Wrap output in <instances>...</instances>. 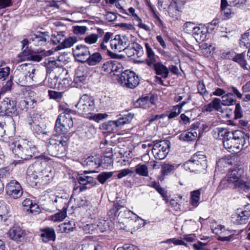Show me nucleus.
I'll return each instance as SVG.
<instances>
[{"label": "nucleus", "instance_id": "obj_29", "mask_svg": "<svg viewBox=\"0 0 250 250\" xmlns=\"http://www.w3.org/2000/svg\"><path fill=\"white\" fill-rule=\"evenodd\" d=\"M206 28L202 26H196L192 33L193 37L197 42H201L205 40L207 36Z\"/></svg>", "mask_w": 250, "mask_h": 250}, {"label": "nucleus", "instance_id": "obj_15", "mask_svg": "<svg viewBox=\"0 0 250 250\" xmlns=\"http://www.w3.org/2000/svg\"><path fill=\"white\" fill-rule=\"evenodd\" d=\"M129 42L126 36L117 35L113 39L111 38L109 44L111 48L114 51L121 52L127 47Z\"/></svg>", "mask_w": 250, "mask_h": 250}, {"label": "nucleus", "instance_id": "obj_37", "mask_svg": "<svg viewBox=\"0 0 250 250\" xmlns=\"http://www.w3.org/2000/svg\"><path fill=\"white\" fill-rule=\"evenodd\" d=\"M48 78L44 81V84L50 88L58 89V81L56 78L52 77L49 74H47Z\"/></svg>", "mask_w": 250, "mask_h": 250}, {"label": "nucleus", "instance_id": "obj_55", "mask_svg": "<svg viewBox=\"0 0 250 250\" xmlns=\"http://www.w3.org/2000/svg\"><path fill=\"white\" fill-rule=\"evenodd\" d=\"M153 186L156 189V190L162 196L164 200L166 202H167L168 197L165 190L156 183H154Z\"/></svg>", "mask_w": 250, "mask_h": 250}, {"label": "nucleus", "instance_id": "obj_42", "mask_svg": "<svg viewBox=\"0 0 250 250\" xmlns=\"http://www.w3.org/2000/svg\"><path fill=\"white\" fill-rule=\"evenodd\" d=\"M77 205L80 207H85L86 209H90L91 208H92V206L90 202L86 200V197H81L80 198H78L76 200Z\"/></svg>", "mask_w": 250, "mask_h": 250}, {"label": "nucleus", "instance_id": "obj_57", "mask_svg": "<svg viewBox=\"0 0 250 250\" xmlns=\"http://www.w3.org/2000/svg\"><path fill=\"white\" fill-rule=\"evenodd\" d=\"M113 67V62H107L104 63L102 67V69L103 71L107 73H112V69Z\"/></svg>", "mask_w": 250, "mask_h": 250}, {"label": "nucleus", "instance_id": "obj_2", "mask_svg": "<svg viewBox=\"0 0 250 250\" xmlns=\"http://www.w3.org/2000/svg\"><path fill=\"white\" fill-rule=\"evenodd\" d=\"M10 148L16 157L23 160L31 158L37 151L36 145L33 142L23 139L13 142Z\"/></svg>", "mask_w": 250, "mask_h": 250}, {"label": "nucleus", "instance_id": "obj_43", "mask_svg": "<svg viewBox=\"0 0 250 250\" xmlns=\"http://www.w3.org/2000/svg\"><path fill=\"white\" fill-rule=\"evenodd\" d=\"M187 103V102H183L180 103L179 104L174 106L169 114L168 117L169 119H171L174 118L177 116L181 113L182 107Z\"/></svg>", "mask_w": 250, "mask_h": 250}, {"label": "nucleus", "instance_id": "obj_9", "mask_svg": "<svg viewBox=\"0 0 250 250\" xmlns=\"http://www.w3.org/2000/svg\"><path fill=\"white\" fill-rule=\"evenodd\" d=\"M146 53L148 59L146 60V63L151 66L153 65L154 68L157 75H162L164 78H167L168 75V70L167 68L161 63L157 62L154 64V53L149 45L146 43L145 44Z\"/></svg>", "mask_w": 250, "mask_h": 250}, {"label": "nucleus", "instance_id": "obj_6", "mask_svg": "<svg viewBox=\"0 0 250 250\" xmlns=\"http://www.w3.org/2000/svg\"><path fill=\"white\" fill-rule=\"evenodd\" d=\"M243 170L241 168H234L226 176L227 180L229 184L233 185L234 188L247 191L250 188L249 184L242 179Z\"/></svg>", "mask_w": 250, "mask_h": 250}, {"label": "nucleus", "instance_id": "obj_61", "mask_svg": "<svg viewBox=\"0 0 250 250\" xmlns=\"http://www.w3.org/2000/svg\"><path fill=\"white\" fill-rule=\"evenodd\" d=\"M198 92L202 95H206L208 94L207 91L205 87V85L203 82L199 81L197 85Z\"/></svg>", "mask_w": 250, "mask_h": 250}, {"label": "nucleus", "instance_id": "obj_30", "mask_svg": "<svg viewBox=\"0 0 250 250\" xmlns=\"http://www.w3.org/2000/svg\"><path fill=\"white\" fill-rule=\"evenodd\" d=\"M83 165L84 166H87L90 169H92L90 170L91 172H94L95 169L98 168L100 166V160L94 157L93 156L89 157L83 161Z\"/></svg>", "mask_w": 250, "mask_h": 250}, {"label": "nucleus", "instance_id": "obj_46", "mask_svg": "<svg viewBox=\"0 0 250 250\" xmlns=\"http://www.w3.org/2000/svg\"><path fill=\"white\" fill-rule=\"evenodd\" d=\"M139 48V44L136 42H133L131 44V46L128 47H126L125 49H124V51L125 52L126 54L127 55L128 57H130L132 60V57L134 56L133 51H134V48Z\"/></svg>", "mask_w": 250, "mask_h": 250}, {"label": "nucleus", "instance_id": "obj_36", "mask_svg": "<svg viewBox=\"0 0 250 250\" xmlns=\"http://www.w3.org/2000/svg\"><path fill=\"white\" fill-rule=\"evenodd\" d=\"M77 39L75 37H70L68 38H64L63 42L58 46L60 49L70 47L76 42Z\"/></svg>", "mask_w": 250, "mask_h": 250}, {"label": "nucleus", "instance_id": "obj_31", "mask_svg": "<svg viewBox=\"0 0 250 250\" xmlns=\"http://www.w3.org/2000/svg\"><path fill=\"white\" fill-rule=\"evenodd\" d=\"M157 100V96L152 94L142 98V108L145 109L150 108L151 105L155 104Z\"/></svg>", "mask_w": 250, "mask_h": 250}, {"label": "nucleus", "instance_id": "obj_32", "mask_svg": "<svg viewBox=\"0 0 250 250\" xmlns=\"http://www.w3.org/2000/svg\"><path fill=\"white\" fill-rule=\"evenodd\" d=\"M245 54L244 53L237 54L235 55L232 60L237 63L241 67L245 70H249L248 63L245 59Z\"/></svg>", "mask_w": 250, "mask_h": 250}, {"label": "nucleus", "instance_id": "obj_7", "mask_svg": "<svg viewBox=\"0 0 250 250\" xmlns=\"http://www.w3.org/2000/svg\"><path fill=\"white\" fill-rule=\"evenodd\" d=\"M184 166L186 170L191 171L204 170L207 167L206 157L201 152H198L194 154L190 160L186 162Z\"/></svg>", "mask_w": 250, "mask_h": 250}, {"label": "nucleus", "instance_id": "obj_60", "mask_svg": "<svg viewBox=\"0 0 250 250\" xmlns=\"http://www.w3.org/2000/svg\"><path fill=\"white\" fill-rule=\"evenodd\" d=\"M234 114L235 119H239L243 116L242 109L241 105L239 103L236 104Z\"/></svg>", "mask_w": 250, "mask_h": 250}, {"label": "nucleus", "instance_id": "obj_24", "mask_svg": "<svg viewBox=\"0 0 250 250\" xmlns=\"http://www.w3.org/2000/svg\"><path fill=\"white\" fill-rule=\"evenodd\" d=\"M55 202L56 203H62L64 205L61 211L51 216V219L54 222L62 221L66 217V211L68 207L67 205V200L58 197L55 199Z\"/></svg>", "mask_w": 250, "mask_h": 250}, {"label": "nucleus", "instance_id": "obj_17", "mask_svg": "<svg viewBox=\"0 0 250 250\" xmlns=\"http://www.w3.org/2000/svg\"><path fill=\"white\" fill-rule=\"evenodd\" d=\"M7 236L10 240L21 242L24 238L25 232L19 226L15 225L9 229Z\"/></svg>", "mask_w": 250, "mask_h": 250}, {"label": "nucleus", "instance_id": "obj_39", "mask_svg": "<svg viewBox=\"0 0 250 250\" xmlns=\"http://www.w3.org/2000/svg\"><path fill=\"white\" fill-rule=\"evenodd\" d=\"M58 89L64 90L70 85V79L68 75L59 79Z\"/></svg>", "mask_w": 250, "mask_h": 250}, {"label": "nucleus", "instance_id": "obj_5", "mask_svg": "<svg viewBox=\"0 0 250 250\" xmlns=\"http://www.w3.org/2000/svg\"><path fill=\"white\" fill-rule=\"evenodd\" d=\"M69 138L67 136H55L50 138L48 145L49 153L54 157H59L65 153Z\"/></svg>", "mask_w": 250, "mask_h": 250}, {"label": "nucleus", "instance_id": "obj_23", "mask_svg": "<svg viewBox=\"0 0 250 250\" xmlns=\"http://www.w3.org/2000/svg\"><path fill=\"white\" fill-rule=\"evenodd\" d=\"M73 49L74 55L77 58L78 61L82 62H86L90 55V51L87 47L80 45L77 46Z\"/></svg>", "mask_w": 250, "mask_h": 250}, {"label": "nucleus", "instance_id": "obj_13", "mask_svg": "<svg viewBox=\"0 0 250 250\" xmlns=\"http://www.w3.org/2000/svg\"><path fill=\"white\" fill-rule=\"evenodd\" d=\"M47 74H49L52 77H55L58 80L68 75V71L60 67L56 61L53 58H49L45 62Z\"/></svg>", "mask_w": 250, "mask_h": 250}, {"label": "nucleus", "instance_id": "obj_11", "mask_svg": "<svg viewBox=\"0 0 250 250\" xmlns=\"http://www.w3.org/2000/svg\"><path fill=\"white\" fill-rule=\"evenodd\" d=\"M75 106L78 112L83 115L90 114L95 108L94 99L87 94L83 95L80 98Z\"/></svg>", "mask_w": 250, "mask_h": 250}, {"label": "nucleus", "instance_id": "obj_45", "mask_svg": "<svg viewBox=\"0 0 250 250\" xmlns=\"http://www.w3.org/2000/svg\"><path fill=\"white\" fill-rule=\"evenodd\" d=\"M113 172H102L98 176L97 179L101 184H103L113 175Z\"/></svg>", "mask_w": 250, "mask_h": 250}, {"label": "nucleus", "instance_id": "obj_54", "mask_svg": "<svg viewBox=\"0 0 250 250\" xmlns=\"http://www.w3.org/2000/svg\"><path fill=\"white\" fill-rule=\"evenodd\" d=\"M128 13H126L127 14L131 16L134 20L138 21V26L141 27V21L139 16L135 12V9L133 7H130L128 9Z\"/></svg>", "mask_w": 250, "mask_h": 250}, {"label": "nucleus", "instance_id": "obj_34", "mask_svg": "<svg viewBox=\"0 0 250 250\" xmlns=\"http://www.w3.org/2000/svg\"><path fill=\"white\" fill-rule=\"evenodd\" d=\"M221 104L225 106H230L233 105L236 103V100L233 98V93H225L222 97Z\"/></svg>", "mask_w": 250, "mask_h": 250}, {"label": "nucleus", "instance_id": "obj_25", "mask_svg": "<svg viewBox=\"0 0 250 250\" xmlns=\"http://www.w3.org/2000/svg\"><path fill=\"white\" fill-rule=\"evenodd\" d=\"M49 37L42 33H40L38 34H34L31 36L29 39L30 42L35 46H43L46 44Z\"/></svg>", "mask_w": 250, "mask_h": 250}, {"label": "nucleus", "instance_id": "obj_35", "mask_svg": "<svg viewBox=\"0 0 250 250\" xmlns=\"http://www.w3.org/2000/svg\"><path fill=\"white\" fill-rule=\"evenodd\" d=\"M201 192L200 190H196L191 192L190 204L195 208L199 205Z\"/></svg>", "mask_w": 250, "mask_h": 250}, {"label": "nucleus", "instance_id": "obj_8", "mask_svg": "<svg viewBox=\"0 0 250 250\" xmlns=\"http://www.w3.org/2000/svg\"><path fill=\"white\" fill-rule=\"evenodd\" d=\"M133 114L128 113L124 115L123 117L119 118L115 121H109L103 123L101 128L106 131L108 133H112L118 127H122L124 125L130 123L133 118Z\"/></svg>", "mask_w": 250, "mask_h": 250}, {"label": "nucleus", "instance_id": "obj_47", "mask_svg": "<svg viewBox=\"0 0 250 250\" xmlns=\"http://www.w3.org/2000/svg\"><path fill=\"white\" fill-rule=\"evenodd\" d=\"M99 36L96 34H91L84 38V42L89 44L95 43L98 40Z\"/></svg>", "mask_w": 250, "mask_h": 250}, {"label": "nucleus", "instance_id": "obj_49", "mask_svg": "<svg viewBox=\"0 0 250 250\" xmlns=\"http://www.w3.org/2000/svg\"><path fill=\"white\" fill-rule=\"evenodd\" d=\"M108 223L105 220H100L96 223V229L101 232H104L108 227Z\"/></svg>", "mask_w": 250, "mask_h": 250}, {"label": "nucleus", "instance_id": "obj_41", "mask_svg": "<svg viewBox=\"0 0 250 250\" xmlns=\"http://www.w3.org/2000/svg\"><path fill=\"white\" fill-rule=\"evenodd\" d=\"M112 34L109 32H106L104 37L103 38V40L102 42L100 44V48L104 51L107 50L109 52V50L108 49L107 46L108 45V42H110L111 36H112Z\"/></svg>", "mask_w": 250, "mask_h": 250}, {"label": "nucleus", "instance_id": "obj_62", "mask_svg": "<svg viewBox=\"0 0 250 250\" xmlns=\"http://www.w3.org/2000/svg\"><path fill=\"white\" fill-rule=\"evenodd\" d=\"M140 45H139V48H134V51H133L134 56L132 57V60L135 62L138 63L141 62V59L140 58Z\"/></svg>", "mask_w": 250, "mask_h": 250}, {"label": "nucleus", "instance_id": "obj_59", "mask_svg": "<svg viewBox=\"0 0 250 250\" xmlns=\"http://www.w3.org/2000/svg\"><path fill=\"white\" fill-rule=\"evenodd\" d=\"M112 103L111 99L108 96H104L100 99V103L102 104L103 107H107L109 106Z\"/></svg>", "mask_w": 250, "mask_h": 250}, {"label": "nucleus", "instance_id": "obj_53", "mask_svg": "<svg viewBox=\"0 0 250 250\" xmlns=\"http://www.w3.org/2000/svg\"><path fill=\"white\" fill-rule=\"evenodd\" d=\"M88 28L85 26H76L73 27L74 33L77 35H84Z\"/></svg>", "mask_w": 250, "mask_h": 250}, {"label": "nucleus", "instance_id": "obj_12", "mask_svg": "<svg viewBox=\"0 0 250 250\" xmlns=\"http://www.w3.org/2000/svg\"><path fill=\"white\" fill-rule=\"evenodd\" d=\"M204 125L199 122L193 124L190 129L181 134L179 138L184 141H193L196 140L203 132Z\"/></svg>", "mask_w": 250, "mask_h": 250}, {"label": "nucleus", "instance_id": "obj_26", "mask_svg": "<svg viewBox=\"0 0 250 250\" xmlns=\"http://www.w3.org/2000/svg\"><path fill=\"white\" fill-rule=\"evenodd\" d=\"M87 77V71L83 66L78 67L75 71V75L74 82L77 86H81V83H83L85 81Z\"/></svg>", "mask_w": 250, "mask_h": 250}, {"label": "nucleus", "instance_id": "obj_1", "mask_svg": "<svg viewBox=\"0 0 250 250\" xmlns=\"http://www.w3.org/2000/svg\"><path fill=\"white\" fill-rule=\"evenodd\" d=\"M215 138L222 139L224 147L231 153H237L245 143V133L239 130L229 131L228 128L218 127L213 131Z\"/></svg>", "mask_w": 250, "mask_h": 250}, {"label": "nucleus", "instance_id": "obj_52", "mask_svg": "<svg viewBox=\"0 0 250 250\" xmlns=\"http://www.w3.org/2000/svg\"><path fill=\"white\" fill-rule=\"evenodd\" d=\"M196 27V26L194 23L191 22H187L184 25V29L186 33L192 34Z\"/></svg>", "mask_w": 250, "mask_h": 250}, {"label": "nucleus", "instance_id": "obj_14", "mask_svg": "<svg viewBox=\"0 0 250 250\" xmlns=\"http://www.w3.org/2000/svg\"><path fill=\"white\" fill-rule=\"evenodd\" d=\"M170 142L168 140H163L155 143L151 149L155 159H164L168 153Z\"/></svg>", "mask_w": 250, "mask_h": 250}, {"label": "nucleus", "instance_id": "obj_48", "mask_svg": "<svg viewBox=\"0 0 250 250\" xmlns=\"http://www.w3.org/2000/svg\"><path fill=\"white\" fill-rule=\"evenodd\" d=\"M174 170V165L168 164H164L162 166V173L163 175H167L173 172Z\"/></svg>", "mask_w": 250, "mask_h": 250}, {"label": "nucleus", "instance_id": "obj_28", "mask_svg": "<svg viewBox=\"0 0 250 250\" xmlns=\"http://www.w3.org/2000/svg\"><path fill=\"white\" fill-rule=\"evenodd\" d=\"M42 240L44 242H48L50 241H54L56 239V235L54 229L52 228H46L41 230L40 235Z\"/></svg>", "mask_w": 250, "mask_h": 250}, {"label": "nucleus", "instance_id": "obj_38", "mask_svg": "<svg viewBox=\"0 0 250 250\" xmlns=\"http://www.w3.org/2000/svg\"><path fill=\"white\" fill-rule=\"evenodd\" d=\"M55 129L57 133L59 134H63L68 132L70 129L64 124H62L61 121H59V119L57 118L56 121Z\"/></svg>", "mask_w": 250, "mask_h": 250}, {"label": "nucleus", "instance_id": "obj_63", "mask_svg": "<svg viewBox=\"0 0 250 250\" xmlns=\"http://www.w3.org/2000/svg\"><path fill=\"white\" fill-rule=\"evenodd\" d=\"M207 244L199 241L193 245V247L196 250H206Z\"/></svg>", "mask_w": 250, "mask_h": 250}, {"label": "nucleus", "instance_id": "obj_58", "mask_svg": "<svg viewBox=\"0 0 250 250\" xmlns=\"http://www.w3.org/2000/svg\"><path fill=\"white\" fill-rule=\"evenodd\" d=\"M108 115L106 113H98L95 114L90 117L91 119L97 122L105 119L107 117Z\"/></svg>", "mask_w": 250, "mask_h": 250}, {"label": "nucleus", "instance_id": "obj_21", "mask_svg": "<svg viewBox=\"0 0 250 250\" xmlns=\"http://www.w3.org/2000/svg\"><path fill=\"white\" fill-rule=\"evenodd\" d=\"M136 174L139 176L141 175V164H138L134 169L133 168L130 169L125 168L119 171L117 175V177L118 179H122L126 176L129 175L132 177L133 182L136 183V179L139 180V179L136 177Z\"/></svg>", "mask_w": 250, "mask_h": 250}, {"label": "nucleus", "instance_id": "obj_51", "mask_svg": "<svg viewBox=\"0 0 250 250\" xmlns=\"http://www.w3.org/2000/svg\"><path fill=\"white\" fill-rule=\"evenodd\" d=\"M212 105L214 110L219 111L223 112V109L221 106V101L219 98H214L212 102H211Z\"/></svg>", "mask_w": 250, "mask_h": 250}, {"label": "nucleus", "instance_id": "obj_27", "mask_svg": "<svg viewBox=\"0 0 250 250\" xmlns=\"http://www.w3.org/2000/svg\"><path fill=\"white\" fill-rule=\"evenodd\" d=\"M89 173H91V171L85 170L83 173L78 174L76 179L80 185H87L90 184L93 185L95 184V181L92 177L86 175V174Z\"/></svg>", "mask_w": 250, "mask_h": 250}, {"label": "nucleus", "instance_id": "obj_44", "mask_svg": "<svg viewBox=\"0 0 250 250\" xmlns=\"http://www.w3.org/2000/svg\"><path fill=\"white\" fill-rule=\"evenodd\" d=\"M64 38V34L62 32H56L51 37V40L54 44L60 43L61 41L63 42Z\"/></svg>", "mask_w": 250, "mask_h": 250}, {"label": "nucleus", "instance_id": "obj_4", "mask_svg": "<svg viewBox=\"0 0 250 250\" xmlns=\"http://www.w3.org/2000/svg\"><path fill=\"white\" fill-rule=\"evenodd\" d=\"M53 177L54 172L52 168L48 166L40 172L38 175L35 173L31 175L28 174L27 178L32 187H40L48 185Z\"/></svg>", "mask_w": 250, "mask_h": 250}, {"label": "nucleus", "instance_id": "obj_18", "mask_svg": "<svg viewBox=\"0 0 250 250\" xmlns=\"http://www.w3.org/2000/svg\"><path fill=\"white\" fill-rule=\"evenodd\" d=\"M0 111L6 114L18 115L16 103L9 98H5L0 104Z\"/></svg>", "mask_w": 250, "mask_h": 250}, {"label": "nucleus", "instance_id": "obj_33", "mask_svg": "<svg viewBox=\"0 0 250 250\" xmlns=\"http://www.w3.org/2000/svg\"><path fill=\"white\" fill-rule=\"evenodd\" d=\"M102 60V56L99 52H95L89 55L86 62L90 66L97 65Z\"/></svg>", "mask_w": 250, "mask_h": 250}, {"label": "nucleus", "instance_id": "obj_64", "mask_svg": "<svg viewBox=\"0 0 250 250\" xmlns=\"http://www.w3.org/2000/svg\"><path fill=\"white\" fill-rule=\"evenodd\" d=\"M117 250H139V249L134 245L126 244L123 247L118 248Z\"/></svg>", "mask_w": 250, "mask_h": 250}, {"label": "nucleus", "instance_id": "obj_40", "mask_svg": "<svg viewBox=\"0 0 250 250\" xmlns=\"http://www.w3.org/2000/svg\"><path fill=\"white\" fill-rule=\"evenodd\" d=\"M36 101L32 100L30 97H25L20 101L19 104V107L21 110L27 109L29 106H31Z\"/></svg>", "mask_w": 250, "mask_h": 250}, {"label": "nucleus", "instance_id": "obj_19", "mask_svg": "<svg viewBox=\"0 0 250 250\" xmlns=\"http://www.w3.org/2000/svg\"><path fill=\"white\" fill-rule=\"evenodd\" d=\"M184 3L179 0H172L168 7V13L170 17L178 20L181 15V9Z\"/></svg>", "mask_w": 250, "mask_h": 250}, {"label": "nucleus", "instance_id": "obj_3", "mask_svg": "<svg viewBox=\"0 0 250 250\" xmlns=\"http://www.w3.org/2000/svg\"><path fill=\"white\" fill-rule=\"evenodd\" d=\"M36 70V66L31 63L19 65L15 71L17 83L22 86L31 84L34 81Z\"/></svg>", "mask_w": 250, "mask_h": 250}, {"label": "nucleus", "instance_id": "obj_50", "mask_svg": "<svg viewBox=\"0 0 250 250\" xmlns=\"http://www.w3.org/2000/svg\"><path fill=\"white\" fill-rule=\"evenodd\" d=\"M60 230L62 232L69 233L73 230L74 228L71 226L70 222L68 223H63L59 225Z\"/></svg>", "mask_w": 250, "mask_h": 250}, {"label": "nucleus", "instance_id": "obj_20", "mask_svg": "<svg viewBox=\"0 0 250 250\" xmlns=\"http://www.w3.org/2000/svg\"><path fill=\"white\" fill-rule=\"evenodd\" d=\"M75 111L68 108L64 109L63 112L61 113L58 117L59 121L64 124L67 127L70 129L73 126V121L72 114H74Z\"/></svg>", "mask_w": 250, "mask_h": 250}, {"label": "nucleus", "instance_id": "obj_56", "mask_svg": "<svg viewBox=\"0 0 250 250\" xmlns=\"http://www.w3.org/2000/svg\"><path fill=\"white\" fill-rule=\"evenodd\" d=\"M9 72L10 68L9 67L0 68V81L5 80L9 75Z\"/></svg>", "mask_w": 250, "mask_h": 250}, {"label": "nucleus", "instance_id": "obj_10", "mask_svg": "<svg viewBox=\"0 0 250 250\" xmlns=\"http://www.w3.org/2000/svg\"><path fill=\"white\" fill-rule=\"evenodd\" d=\"M118 82L123 86L134 88L139 84L140 79L134 72L125 70L118 76Z\"/></svg>", "mask_w": 250, "mask_h": 250}, {"label": "nucleus", "instance_id": "obj_16", "mask_svg": "<svg viewBox=\"0 0 250 250\" xmlns=\"http://www.w3.org/2000/svg\"><path fill=\"white\" fill-rule=\"evenodd\" d=\"M6 193L10 198L17 199L23 194V190L20 183L16 180H11L5 187Z\"/></svg>", "mask_w": 250, "mask_h": 250}, {"label": "nucleus", "instance_id": "obj_22", "mask_svg": "<svg viewBox=\"0 0 250 250\" xmlns=\"http://www.w3.org/2000/svg\"><path fill=\"white\" fill-rule=\"evenodd\" d=\"M250 217V210H244L234 213L231 215V221L235 224H246Z\"/></svg>", "mask_w": 250, "mask_h": 250}]
</instances>
